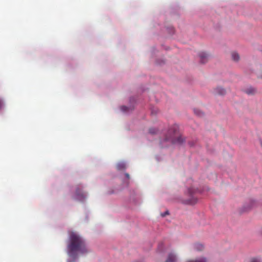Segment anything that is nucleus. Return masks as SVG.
<instances>
[{"label": "nucleus", "instance_id": "obj_1", "mask_svg": "<svg viewBox=\"0 0 262 262\" xmlns=\"http://www.w3.org/2000/svg\"><path fill=\"white\" fill-rule=\"evenodd\" d=\"M67 249L68 255L74 259L77 258L78 253L83 254L88 252L83 239L73 232L70 233Z\"/></svg>", "mask_w": 262, "mask_h": 262}, {"label": "nucleus", "instance_id": "obj_2", "mask_svg": "<svg viewBox=\"0 0 262 262\" xmlns=\"http://www.w3.org/2000/svg\"><path fill=\"white\" fill-rule=\"evenodd\" d=\"M164 140L169 141L172 143H181L183 142V139L179 135V127L178 125H173L169 128Z\"/></svg>", "mask_w": 262, "mask_h": 262}, {"label": "nucleus", "instance_id": "obj_3", "mask_svg": "<svg viewBox=\"0 0 262 262\" xmlns=\"http://www.w3.org/2000/svg\"><path fill=\"white\" fill-rule=\"evenodd\" d=\"M188 193L190 196L191 198L185 201V203L189 205L195 204L197 202V199L193 196V194L194 193V190L191 188L188 189Z\"/></svg>", "mask_w": 262, "mask_h": 262}, {"label": "nucleus", "instance_id": "obj_4", "mask_svg": "<svg viewBox=\"0 0 262 262\" xmlns=\"http://www.w3.org/2000/svg\"><path fill=\"white\" fill-rule=\"evenodd\" d=\"M177 258L173 253H170L168 254L167 258L165 262H176Z\"/></svg>", "mask_w": 262, "mask_h": 262}, {"label": "nucleus", "instance_id": "obj_5", "mask_svg": "<svg viewBox=\"0 0 262 262\" xmlns=\"http://www.w3.org/2000/svg\"><path fill=\"white\" fill-rule=\"evenodd\" d=\"M76 195L77 199L80 201H82L85 197L84 194L83 192H81L79 189H77L76 190Z\"/></svg>", "mask_w": 262, "mask_h": 262}, {"label": "nucleus", "instance_id": "obj_6", "mask_svg": "<svg viewBox=\"0 0 262 262\" xmlns=\"http://www.w3.org/2000/svg\"><path fill=\"white\" fill-rule=\"evenodd\" d=\"M199 56L202 63H204L207 61L208 55L206 53L202 52Z\"/></svg>", "mask_w": 262, "mask_h": 262}, {"label": "nucleus", "instance_id": "obj_7", "mask_svg": "<svg viewBox=\"0 0 262 262\" xmlns=\"http://www.w3.org/2000/svg\"><path fill=\"white\" fill-rule=\"evenodd\" d=\"M214 93L219 95H224L226 94V90L223 88L219 86L214 89Z\"/></svg>", "mask_w": 262, "mask_h": 262}, {"label": "nucleus", "instance_id": "obj_8", "mask_svg": "<svg viewBox=\"0 0 262 262\" xmlns=\"http://www.w3.org/2000/svg\"><path fill=\"white\" fill-rule=\"evenodd\" d=\"M245 92L248 95H253L256 93V90L253 88L250 87L246 89Z\"/></svg>", "mask_w": 262, "mask_h": 262}, {"label": "nucleus", "instance_id": "obj_9", "mask_svg": "<svg viewBox=\"0 0 262 262\" xmlns=\"http://www.w3.org/2000/svg\"><path fill=\"white\" fill-rule=\"evenodd\" d=\"M232 58L235 61H237L239 59V56L238 54L236 52H232L231 53Z\"/></svg>", "mask_w": 262, "mask_h": 262}, {"label": "nucleus", "instance_id": "obj_10", "mask_svg": "<svg viewBox=\"0 0 262 262\" xmlns=\"http://www.w3.org/2000/svg\"><path fill=\"white\" fill-rule=\"evenodd\" d=\"M194 249L198 251H202L204 249V246L200 243H196L194 245Z\"/></svg>", "mask_w": 262, "mask_h": 262}, {"label": "nucleus", "instance_id": "obj_11", "mask_svg": "<svg viewBox=\"0 0 262 262\" xmlns=\"http://www.w3.org/2000/svg\"><path fill=\"white\" fill-rule=\"evenodd\" d=\"M117 167L118 170H123L125 169L126 166L124 163H120L117 164Z\"/></svg>", "mask_w": 262, "mask_h": 262}, {"label": "nucleus", "instance_id": "obj_12", "mask_svg": "<svg viewBox=\"0 0 262 262\" xmlns=\"http://www.w3.org/2000/svg\"><path fill=\"white\" fill-rule=\"evenodd\" d=\"M188 262H207V260L205 258H201L195 260H190L188 261Z\"/></svg>", "mask_w": 262, "mask_h": 262}, {"label": "nucleus", "instance_id": "obj_13", "mask_svg": "<svg viewBox=\"0 0 262 262\" xmlns=\"http://www.w3.org/2000/svg\"><path fill=\"white\" fill-rule=\"evenodd\" d=\"M194 113L198 116H202L203 115V113L198 109H194Z\"/></svg>", "mask_w": 262, "mask_h": 262}, {"label": "nucleus", "instance_id": "obj_14", "mask_svg": "<svg viewBox=\"0 0 262 262\" xmlns=\"http://www.w3.org/2000/svg\"><path fill=\"white\" fill-rule=\"evenodd\" d=\"M249 262H261V260L257 258H252L250 259Z\"/></svg>", "mask_w": 262, "mask_h": 262}, {"label": "nucleus", "instance_id": "obj_15", "mask_svg": "<svg viewBox=\"0 0 262 262\" xmlns=\"http://www.w3.org/2000/svg\"><path fill=\"white\" fill-rule=\"evenodd\" d=\"M149 132L151 134H154L157 132V130L156 128H151L149 129Z\"/></svg>", "mask_w": 262, "mask_h": 262}, {"label": "nucleus", "instance_id": "obj_16", "mask_svg": "<svg viewBox=\"0 0 262 262\" xmlns=\"http://www.w3.org/2000/svg\"><path fill=\"white\" fill-rule=\"evenodd\" d=\"M121 110L123 112H126L127 110V107L125 106H122L121 107Z\"/></svg>", "mask_w": 262, "mask_h": 262}, {"label": "nucleus", "instance_id": "obj_17", "mask_svg": "<svg viewBox=\"0 0 262 262\" xmlns=\"http://www.w3.org/2000/svg\"><path fill=\"white\" fill-rule=\"evenodd\" d=\"M4 104L3 100L0 99V110L2 109L3 107Z\"/></svg>", "mask_w": 262, "mask_h": 262}, {"label": "nucleus", "instance_id": "obj_18", "mask_svg": "<svg viewBox=\"0 0 262 262\" xmlns=\"http://www.w3.org/2000/svg\"><path fill=\"white\" fill-rule=\"evenodd\" d=\"M168 214H169L168 211H166L164 213L161 214V215L162 216H165L166 215H167Z\"/></svg>", "mask_w": 262, "mask_h": 262}, {"label": "nucleus", "instance_id": "obj_19", "mask_svg": "<svg viewBox=\"0 0 262 262\" xmlns=\"http://www.w3.org/2000/svg\"><path fill=\"white\" fill-rule=\"evenodd\" d=\"M125 175L127 179H129V174H128V173H126L125 174Z\"/></svg>", "mask_w": 262, "mask_h": 262}, {"label": "nucleus", "instance_id": "obj_20", "mask_svg": "<svg viewBox=\"0 0 262 262\" xmlns=\"http://www.w3.org/2000/svg\"><path fill=\"white\" fill-rule=\"evenodd\" d=\"M260 145H261V146L262 147V140H260Z\"/></svg>", "mask_w": 262, "mask_h": 262}, {"label": "nucleus", "instance_id": "obj_21", "mask_svg": "<svg viewBox=\"0 0 262 262\" xmlns=\"http://www.w3.org/2000/svg\"><path fill=\"white\" fill-rule=\"evenodd\" d=\"M250 208H251V207H249V208L246 209L245 210H246V211H247V210H248Z\"/></svg>", "mask_w": 262, "mask_h": 262}, {"label": "nucleus", "instance_id": "obj_22", "mask_svg": "<svg viewBox=\"0 0 262 262\" xmlns=\"http://www.w3.org/2000/svg\"><path fill=\"white\" fill-rule=\"evenodd\" d=\"M261 78H262V75L260 76Z\"/></svg>", "mask_w": 262, "mask_h": 262}]
</instances>
